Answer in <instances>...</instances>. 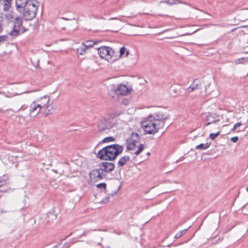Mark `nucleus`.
<instances>
[{
  "instance_id": "nucleus-1",
  "label": "nucleus",
  "mask_w": 248,
  "mask_h": 248,
  "mask_svg": "<svg viewBox=\"0 0 248 248\" xmlns=\"http://www.w3.org/2000/svg\"><path fill=\"white\" fill-rule=\"evenodd\" d=\"M168 115L162 112H158L149 116L141 122L142 126L146 133L154 134L163 128Z\"/></svg>"
},
{
  "instance_id": "nucleus-2",
  "label": "nucleus",
  "mask_w": 248,
  "mask_h": 248,
  "mask_svg": "<svg viewBox=\"0 0 248 248\" xmlns=\"http://www.w3.org/2000/svg\"><path fill=\"white\" fill-rule=\"evenodd\" d=\"M123 149V146L114 144L99 150L97 156L101 160H113L122 153Z\"/></svg>"
},
{
  "instance_id": "nucleus-3",
  "label": "nucleus",
  "mask_w": 248,
  "mask_h": 248,
  "mask_svg": "<svg viewBox=\"0 0 248 248\" xmlns=\"http://www.w3.org/2000/svg\"><path fill=\"white\" fill-rule=\"evenodd\" d=\"M38 7V1L34 0H29V2L25 8L19 12L22 14L23 17L25 20H31L36 17Z\"/></svg>"
},
{
  "instance_id": "nucleus-4",
  "label": "nucleus",
  "mask_w": 248,
  "mask_h": 248,
  "mask_svg": "<svg viewBox=\"0 0 248 248\" xmlns=\"http://www.w3.org/2000/svg\"><path fill=\"white\" fill-rule=\"evenodd\" d=\"M116 123L112 121L109 118H104L100 120L98 124V131L100 133H107L113 126L115 125Z\"/></svg>"
},
{
  "instance_id": "nucleus-5",
  "label": "nucleus",
  "mask_w": 248,
  "mask_h": 248,
  "mask_svg": "<svg viewBox=\"0 0 248 248\" xmlns=\"http://www.w3.org/2000/svg\"><path fill=\"white\" fill-rule=\"evenodd\" d=\"M98 53L102 59L108 60L113 55L114 51L110 47L104 46L98 49Z\"/></svg>"
},
{
  "instance_id": "nucleus-6",
  "label": "nucleus",
  "mask_w": 248,
  "mask_h": 248,
  "mask_svg": "<svg viewBox=\"0 0 248 248\" xmlns=\"http://www.w3.org/2000/svg\"><path fill=\"white\" fill-rule=\"evenodd\" d=\"M140 136L136 133H133L130 139L126 141V149L128 150H135L136 144L140 141Z\"/></svg>"
},
{
  "instance_id": "nucleus-7",
  "label": "nucleus",
  "mask_w": 248,
  "mask_h": 248,
  "mask_svg": "<svg viewBox=\"0 0 248 248\" xmlns=\"http://www.w3.org/2000/svg\"><path fill=\"white\" fill-rule=\"evenodd\" d=\"M22 21L20 17H16L14 22L13 29L12 31L9 33V34L12 36H17L22 28Z\"/></svg>"
},
{
  "instance_id": "nucleus-8",
  "label": "nucleus",
  "mask_w": 248,
  "mask_h": 248,
  "mask_svg": "<svg viewBox=\"0 0 248 248\" xmlns=\"http://www.w3.org/2000/svg\"><path fill=\"white\" fill-rule=\"evenodd\" d=\"M116 94L121 95H126L130 93L132 91V87L127 86L124 84H118L114 89Z\"/></svg>"
},
{
  "instance_id": "nucleus-9",
  "label": "nucleus",
  "mask_w": 248,
  "mask_h": 248,
  "mask_svg": "<svg viewBox=\"0 0 248 248\" xmlns=\"http://www.w3.org/2000/svg\"><path fill=\"white\" fill-rule=\"evenodd\" d=\"M41 108L37 102L33 101L30 106V115L31 117H36L40 112Z\"/></svg>"
},
{
  "instance_id": "nucleus-10",
  "label": "nucleus",
  "mask_w": 248,
  "mask_h": 248,
  "mask_svg": "<svg viewBox=\"0 0 248 248\" xmlns=\"http://www.w3.org/2000/svg\"><path fill=\"white\" fill-rule=\"evenodd\" d=\"M203 84V82L202 80L195 79L190 86L186 89L187 92H191L193 91L197 90H200L202 89V86Z\"/></svg>"
},
{
  "instance_id": "nucleus-11",
  "label": "nucleus",
  "mask_w": 248,
  "mask_h": 248,
  "mask_svg": "<svg viewBox=\"0 0 248 248\" xmlns=\"http://www.w3.org/2000/svg\"><path fill=\"white\" fill-rule=\"evenodd\" d=\"M38 105H39L41 108H46L50 102V97L48 95H45L36 101Z\"/></svg>"
},
{
  "instance_id": "nucleus-12",
  "label": "nucleus",
  "mask_w": 248,
  "mask_h": 248,
  "mask_svg": "<svg viewBox=\"0 0 248 248\" xmlns=\"http://www.w3.org/2000/svg\"><path fill=\"white\" fill-rule=\"evenodd\" d=\"M108 172L109 171H101L100 173V171H93L90 172L89 175L91 178H92V175H93V179L95 181H98L104 178L106 176L105 173Z\"/></svg>"
},
{
  "instance_id": "nucleus-13",
  "label": "nucleus",
  "mask_w": 248,
  "mask_h": 248,
  "mask_svg": "<svg viewBox=\"0 0 248 248\" xmlns=\"http://www.w3.org/2000/svg\"><path fill=\"white\" fill-rule=\"evenodd\" d=\"M100 166L99 170L96 169L95 170H113L115 167L113 163L106 162H102Z\"/></svg>"
},
{
  "instance_id": "nucleus-14",
  "label": "nucleus",
  "mask_w": 248,
  "mask_h": 248,
  "mask_svg": "<svg viewBox=\"0 0 248 248\" xmlns=\"http://www.w3.org/2000/svg\"><path fill=\"white\" fill-rule=\"evenodd\" d=\"M29 0H16V5L17 10L18 12H21L25 8Z\"/></svg>"
},
{
  "instance_id": "nucleus-15",
  "label": "nucleus",
  "mask_w": 248,
  "mask_h": 248,
  "mask_svg": "<svg viewBox=\"0 0 248 248\" xmlns=\"http://www.w3.org/2000/svg\"><path fill=\"white\" fill-rule=\"evenodd\" d=\"M120 188H121V186H120L118 187V188L117 191H115L113 193L108 194V196H106L105 198H104L101 201V202L102 203H107L108 202H109L110 201L109 199L110 198V197L113 198L115 196V195L116 194V193L118 192V191L120 190Z\"/></svg>"
},
{
  "instance_id": "nucleus-16",
  "label": "nucleus",
  "mask_w": 248,
  "mask_h": 248,
  "mask_svg": "<svg viewBox=\"0 0 248 248\" xmlns=\"http://www.w3.org/2000/svg\"><path fill=\"white\" fill-rule=\"evenodd\" d=\"M87 49L88 48L86 47V46L82 43V45L79 46V47L77 49V52L78 54L80 55H83L86 52Z\"/></svg>"
},
{
  "instance_id": "nucleus-17",
  "label": "nucleus",
  "mask_w": 248,
  "mask_h": 248,
  "mask_svg": "<svg viewBox=\"0 0 248 248\" xmlns=\"http://www.w3.org/2000/svg\"><path fill=\"white\" fill-rule=\"evenodd\" d=\"M130 157L129 156H124L122 157H121L120 160L118 161V165L119 166H124L125 163L129 161Z\"/></svg>"
},
{
  "instance_id": "nucleus-18",
  "label": "nucleus",
  "mask_w": 248,
  "mask_h": 248,
  "mask_svg": "<svg viewBox=\"0 0 248 248\" xmlns=\"http://www.w3.org/2000/svg\"><path fill=\"white\" fill-rule=\"evenodd\" d=\"M55 110L54 106L52 104L48 105L46 108V115H47L53 113Z\"/></svg>"
},
{
  "instance_id": "nucleus-19",
  "label": "nucleus",
  "mask_w": 248,
  "mask_h": 248,
  "mask_svg": "<svg viewBox=\"0 0 248 248\" xmlns=\"http://www.w3.org/2000/svg\"><path fill=\"white\" fill-rule=\"evenodd\" d=\"M210 145V143H206L205 144L204 143H202V144H200L198 145H197L196 147V149L197 150H205L206 149H207Z\"/></svg>"
},
{
  "instance_id": "nucleus-20",
  "label": "nucleus",
  "mask_w": 248,
  "mask_h": 248,
  "mask_svg": "<svg viewBox=\"0 0 248 248\" xmlns=\"http://www.w3.org/2000/svg\"><path fill=\"white\" fill-rule=\"evenodd\" d=\"M121 114V112L119 111H116L110 114L109 118L111 119L112 121H114L115 122V119L116 118L119 117Z\"/></svg>"
},
{
  "instance_id": "nucleus-21",
  "label": "nucleus",
  "mask_w": 248,
  "mask_h": 248,
  "mask_svg": "<svg viewBox=\"0 0 248 248\" xmlns=\"http://www.w3.org/2000/svg\"><path fill=\"white\" fill-rule=\"evenodd\" d=\"M190 228V227H188V228L187 229H186L184 230H182L180 232H178L175 235V238H179L180 237H181L182 236H183V235L185 234L186 233V232L188 230V229Z\"/></svg>"
},
{
  "instance_id": "nucleus-22",
  "label": "nucleus",
  "mask_w": 248,
  "mask_h": 248,
  "mask_svg": "<svg viewBox=\"0 0 248 248\" xmlns=\"http://www.w3.org/2000/svg\"><path fill=\"white\" fill-rule=\"evenodd\" d=\"M84 45L86 46V47L88 49L92 46L95 44V42H93V41L89 40L86 41L85 42H83Z\"/></svg>"
},
{
  "instance_id": "nucleus-23",
  "label": "nucleus",
  "mask_w": 248,
  "mask_h": 248,
  "mask_svg": "<svg viewBox=\"0 0 248 248\" xmlns=\"http://www.w3.org/2000/svg\"><path fill=\"white\" fill-rule=\"evenodd\" d=\"M246 60H248V58L242 57L236 60L234 62L235 64H238L240 63H244Z\"/></svg>"
},
{
  "instance_id": "nucleus-24",
  "label": "nucleus",
  "mask_w": 248,
  "mask_h": 248,
  "mask_svg": "<svg viewBox=\"0 0 248 248\" xmlns=\"http://www.w3.org/2000/svg\"><path fill=\"white\" fill-rule=\"evenodd\" d=\"M10 1L9 0H4V3L3 5V10L5 11H7L8 10L9 7L10 6Z\"/></svg>"
},
{
  "instance_id": "nucleus-25",
  "label": "nucleus",
  "mask_w": 248,
  "mask_h": 248,
  "mask_svg": "<svg viewBox=\"0 0 248 248\" xmlns=\"http://www.w3.org/2000/svg\"><path fill=\"white\" fill-rule=\"evenodd\" d=\"M144 148V145L143 144H140L138 150L135 152V154L136 155H138L140 153Z\"/></svg>"
},
{
  "instance_id": "nucleus-26",
  "label": "nucleus",
  "mask_w": 248,
  "mask_h": 248,
  "mask_svg": "<svg viewBox=\"0 0 248 248\" xmlns=\"http://www.w3.org/2000/svg\"><path fill=\"white\" fill-rule=\"evenodd\" d=\"M114 140H115V139L113 137H106V138H104L102 140V142L105 143V142H110V141H114Z\"/></svg>"
},
{
  "instance_id": "nucleus-27",
  "label": "nucleus",
  "mask_w": 248,
  "mask_h": 248,
  "mask_svg": "<svg viewBox=\"0 0 248 248\" xmlns=\"http://www.w3.org/2000/svg\"><path fill=\"white\" fill-rule=\"evenodd\" d=\"M97 187L100 188V189H103L105 192L106 190V186L107 185L105 183H100L96 185Z\"/></svg>"
},
{
  "instance_id": "nucleus-28",
  "label": "nucleus",
  "mask_w": 248,
  "mask_h": 248,
  "mask_svg": "<svg viewBox=\"0 0 248 248\" xmlns=\"http://www.w3.org/2000/svg\"><path fill=\"white\" fill-rule=\"evenodd\" d=\"M181 3L179 0H169V5H172Z\"/></svg>"
},
{
  "instance_id": "nucleus-29",
  "label": "nucleus",
  "mask_w": 248,
  "mask_h": 248,
  "mask_svg": "<svg viewBox=\"0 0 248 248\" xmlns=\"http://www.w3.org/2000/svg\"><path fill=\"white\" fill-rule=\"evenodd\" d=\"M219 134V132H218L216 133H211L210 135V138L212 140H214L218 136V135Z\"/></svg>"
},
{
  "instance_id": "nucleus-30",
  "label": "nucleus",
  "mask_w": 248,
  "mask_h": 248,
  "mask_svg": "<svg viewBox=\"0 0 248 248\" xmlns=\"http://www.w3.org/2000/svg\"><path fill=\"white\" fill-rule=\"evenodd\" d=\"M26 109V108H24V105H22L21 106V107L18 109H17L16 111H14L12 109H9V110H10V111H12L14 112H19L20 110H24Z\"/></svg>"
},
{
  "instance_id": "nucleus-31",
  "label": "nucleus",
  "mask_w": 248,
  "mask_h": 248,
  "mask_svg": "<svg viewBox=\"0 0 248 248\" xmlns=\"http://www.w3.org/2000/svg\"><path fill=\"white\" fill-rule=\"evenodd\" d=\"M242 124L240 122L235 124L234 125L232 129V131H234L237 127L240 126Z\"/></svg>"
},
{
  "instance_id": "nucleus-32",
  "label": "nucleus",
  "mask_w": 248,
  "mask_h": 248,
  "mask_svg": "<svg viewBox=\"0 0 248 248\" xmlns=\"http://www.w3.org/2000/svg\"><path fill=\"white\" fill-rule=\"evenodd\" d=\"M7 38V36L6 35H0V43L5 42Z\"/></svg>"
},
{
  "instance_id": "nucleus-33",
  "label": "nucleus",
  "mask_w": 248,
  "mask_h": 248,
  "mask_svg": "<svg viewBox=\"0 0 248 248\" xmlns=\"http://www.w3.org/2000/svg\"><path fill=\"white\" fill-rule=\"evenodd\" d=\"M125 48L124 47H122L120 48V56H122L125 53Z\"/></svg>"
},
{
  "instance_id": "nucleus-34",
  "label": "nucleus",
  "mask_w": 248,
  "mask_h": 248,
  "mask_svg": "<svg viewBox=\"0 0 248 248\" xmlns=\"http://www.w3.org/2000/svg\"><path fill=\"white\" fill-rule=\"evenodd\" d=\"M2 18L0 17V33L2 31Z\"/></svg>"
},
{
  "instance_id": "nucleus-35",
  "label": "nucleus",
  "mask_w": 248,
  "mask_h": 248,
  "mask_svg": "<svg viewBox=\"0 0 248 248\" xmlns=\"http://www.w3.org/2000/svg\"><path fill=\"white\" fill-rule=\"evenodd\" d=\"M238 140V137H233L231 138V140L233 142H236Z\"/></svg>"
},
{
  "instance_id": "nucleus-36",
  "label": "nucleus",
  "mask_w": 248,
  "mask_h": 248,
  "mask_svg": "<svg viewBox=\"0 0 248 248\" xmlns=\"http://www.w3.org/2000/svg\"><path fill=\"white\" fill-rule=\"evenodd\" d=\"M114 172L116 173H118L119 174V176H117L115 178L116 179H117V180L121 179V176H120V171H114Z\"/></svg>"
},
{
  "instance_id": "nucleus-37",
  "label": "nucleus",
  "mask_w": 248,
  "mask_h": 248,
  "mask_svg": "<svg viewBox=\"0 0 248 248\" xmlns=\"http://www.w3.org/2000/svg\"><path fill=\"white\" fill-rule=\"evenodd\" d=\"M161 2H164L169 4V0H163L161 1Z\"/></svg>"
},
{
  "instance_id": "nucleus-38",
  "label": "nucleus",
  "mask_w": 248,
  "mask_h": 248,
  "mask_svg": "<svg viewBox=\"0 0 248 248\" xmlns=\"http://www.w3.org/2000/svg\"><path fill=\"white\" fill-rule=\"evenodd\" d=\"M4 194V192L2 191H0V198Z\"/></svg>"
},
{
  "instance_id": "nucleus-39",
  "label": "nucleus",
  "mask_w": 248,
  "mask_h": 248,
  "mask_svg": "<svg viewBox=\"0 0 248 248\" xmlns=\"http://www.w3.org/2000/svg\"><path fill=\"white\" fill-rule=\"evenodd\" d=\"M215 121H213V122H214ZM213 122H208L207 124H206V125H208L209 124H211V123H212Z\"/></svg>"
},
{
  "instance_id": "nucleus-40",
  "label": "nucleus",
  "mask_w": 248,
  "mask_h": 248,
  "mask_svg": "<svg viewBox=\"0 0 248 248\" xmlns=\"http://www.w3.org/2000/svg\"><path fill=\"white\" fill-rule=\"evenodd\" d=\"M128 54H129V52L128 51H127L126 52L125 57H127L128 56Z\"/></svg>"
},
{
  "instance_id": "nucleus-41",
  "label": "nucleus",
  "mask_w": 248,
  "mask_h": 248,
  "mask_svg": "<svg viewBox=\"0 0 248 248\" xmlns=\"http://www.w3.org/2000/svg\"><path fill=\"white\" fill-rule=\"evenodd\" d=\"M117 19V18L115 17V18H111L110 19L112 20V19Z\"/></svg>"
},
{
  "instance_id": "nucleus-42",
  "label": "nucleus",
  "mask_w": 248,
  "mask_h": 248,
  "mask_svg": "<svg viewBox=\"0 0 248 248\" xmlns=\"http://www.w3.org/2000/svg\"><path fill=\"white\" fill-rule=\"evenodd\" d=\"M0 112H4V111H3L2 109L0 108Z\"/></svg>"
},
{
  "instance_id": "nucleus-43",
  "label": "nucleus",
  "mask_w": 248,
  "mask_h": 248,
  "mask_svg": "<svg viewBox=\"0 0 248 248\" xmlns=\"http://www.w3.org/2000/svg\"><path fill=\"white\" fill-rule=\"evenodd\" d=\"M4 95L6 97H10V96H9L8 95H6L5 94H4Z\"/></svg>"
},
{
  "instance_id": "nucleus-44",
  "label": "nucleus",
  "mask_w": 248,
  "mask_h": 248,
  "mask_svg": "<svg viewBox=\"0 0 248 248\" xmlns=\"http://www.w3.org/2000/svg\"><path fill=\"white\" fill-rule=\"evenodd\" d=\"M4 93H1V94ZM0 94H1V93H0Z\"/></svg>"
},
{
  "instance_id": "nucleus-45",
  "label": "nucleus",
  "mask_w": 248,
  "mask_h": 248,
  "mask_svg": "<svg viewBox=\"0 0 248 248\" xmlns=\"http://www.w3.org/2000/svg\"><path fill=\"white\" fill-rule=\"evenodd\" d=\"M247 191H248V188H247Z\"/></svg>"
}]
</instances>
